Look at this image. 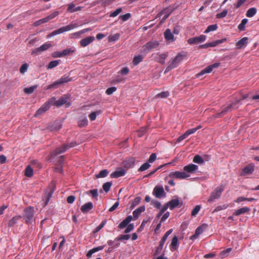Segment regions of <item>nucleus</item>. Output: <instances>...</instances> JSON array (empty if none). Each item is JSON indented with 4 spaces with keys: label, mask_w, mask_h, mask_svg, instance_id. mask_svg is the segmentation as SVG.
<instances>
[{
    "label": "nucleus",
    "mask_w": 259,
    "mask_h": 259,
    "mask_svg": "<svg viewBox=\"0 0 259 259\" xmlns=\"http://www.w3.org/2000/svg\"><path fill=\"white\" fill-rule=\"evenodd\" d=\"M184 56L179 53L173 59L169 61L168 63V66L165 70L164 73H166L170 70L176 68L182 61Z\"/></svg>",
    "instance_id": "obj_1"
},
{
    "label": "nucleus",
    "mask_w": 259,
    "mask_h": 259,
    "mask_svg": "<svg viewBox=\"0 0 259 259\" xmlns=\"http://www.w3.org/2000/svg\"><path fill=\"white\" fill-rule=\"evenodd\" d=\"M70 78L68 76H63L59 79L55 81L54 83L46 87L45 89L50 90L52 89H56L59 85L64 83L68 82L70 81Z\"/></svg>",
    "instance_id": "obj_2"
},
{
    "label": "nucleus",
    "mask_w": 259,
    "mask_h": 259,
    "mask_svg": "<svg viewBox=\"0 0 259 259\" xmlns=\"http://www.w3.org/2000/svg\"><path fill=\"white\" fill-rule=\"evenodd\" d=\"M159 45V42L157 40L150 41L142 47V51L145 53H147L152 50L158 48Z\"/></svg>",
    "instance_id": "obj_3"
},
{
    "label": "nucleus",
    "mask_w": 259,
    "mask_h": 259,
    "mask_svg": "<svg viewBox=\"0 0 259 259\" xmlns=\"http://www.w3.org/2000/svg\"><path fill=\"white\" fill-rule=\"evenodd\" d=\"M34 217V208L32 207H28L24 210L23 218L27 224L32 222Z\"/></svg>",
    "instance_id": "obj_4"
},
{
    "label": "nucleus",
    "mask_w": 259,
    "mask_h": 259,
    "mask_svg": "<svg viewBox=\"0 0 259 259\" xmlns=\"http://www.w3.org/2000/svg\"><path fill=\"white\" fill-rule=\"evenodd\" d=\"M78 26V24L77 23L75 22H72L69 25L60 27L54 31L55 32L56 35H58L63 33L65 32L70 31L75 28L77 27Z\"/></svg>",
    "instance_id": "obj_5"
},
{
    "label": "nucleus",
    "mask_w": 259,
    "mask_h": 259,
    "mask_svg": "<svg viewBox=\"0 0 259 259\" xmlns=\"http://www.w3.org/2000/svg\"><path fill=\"white\" fill-rule=\"evenodd\" d=\"M224 187L222 186L217 187L211 193L210 197L208 199L209 202H212L214 200L220 197L223 191Z\"/></svg>",
    "instance_id": "obj_6"
},
{
    "label": "nucleus",
    "mask_w": 259,
    "mask_h": 259,
    "mask_svg": "<svg viewBox=\"0 0 259 259\" xmlns=\"http://www.w3.org/2000/svg\"><path fill=\"white\" fill-rule=\"evenodd\" d=\"M169 177L171 179H185L190 177V176L185 171H175L170 172Z\"/></svg>",
    "instance_id": "obj_7"
},
{
    "label": "nucleus",
    "mask_w": 259,
    "mask_h": 259,
    "mask_svg": "<svg viewBox=\"0 0 259 259\" xmlns=\"http://www.w3.org/2000/svg\"><path fill=\"white\" fill-rule=\"evenodd\" d=\"M68 97L64 96L60 98L59 100H56L55 97H53L49 100V103L51 105H54L57 107H60L67 102Z\"/></svg>",
    "instance_id": "obj_8"
},
{
    "label": "nucleus",
    "mask_w": 259,
    "mask_h": 259,
    "mask_svg": "<svg viewBox=\"0 0 259 259\" xmlns=\"http://www.w3.org/2000/svg\"><path fill=\"white\" fill-rule=\"evenodd\" d=\"M76 145L75 142H72L69 144L63 145L62 147L57 148L53 153V155L56 156L65 152L69 148L74 147Z\"/></svg>",
    "instance_id": "obj_9"
},
{
    "label": "nucleus",
    "mask_w": 259,
    "mask_h": 259,
    "mask_svg": "<svg viewBox=\"0 0 259 259\" xmlns=\"http://www.w3.org/2000/svg\"><path fill=\"white\" fill-rule=\"evenodd\" d=\"M206 36L205 35H200L199 36L191 37L187 40V42L190 45L197 44L202 43L205 41Z\"/></svg>",
    "instance_id": "obj_10"
},
{
    "label": "nucleus",
    "mask_w": 259,
    "mask_h": 259,
    "mask_svg": "<svg viewBox=\"0 0 259 259\" xmlns=\"http://www.w3.org/2000/svg\"><path fill=\"white\" fill-rule=\"evenodd\" d=\"M52 46L51 44L50 43L46 42L43 45H42L40 47L35 48L32 51L31 54L32 55H39L42 52L48 50Z\"/></svg>",
    "instance_id": "obj_11"
},
{
    "label": "nucleus",
    "mask_w": 259,
    "mask_h": 259,
    "mask_svg": "<svg viewBox=\"0 0 259 259\" xmlns=\"http://www.w3.org/2000/svg\"><path fill=\"white\" fill-rule=\"evenodd\" d=\"M220 63H214L211 65H209V66H207V67L205 68L200 72L198 73L197 74V75L198 76H199L200 75H203L205 73H210L214 68H218V67L220 66Z\"/></svg>",
    "instance_id": "obj_12"
},
{
    "label": "nucleus",
    "mask_w": 259,
    "mask_h": 259,
    "mask_svg": "<svg viewBox=\"0 0 259 259\" xmlns=\"http://www.w3.org/2000/svg\"><path fill=\"white\" fill-rule=\"evenodd\" d=\"M51 104L49 103V100L46 102L39 109L37 110L34 114L35 117H37L44 114L47 111L50 107Z\"/></svg>",
    "instance_id": "obj_13"
},
{
    "label": "nucleus",
    "mask_w": 259,
    "mask_h": 259,
    "mask_svg": "<svg viewBox=\"0 0 259 259\" xmlns=\"http://www.w3.org/2000/svg\"><path fill=\"white\" fill-rule=\"evenodd\" d=\"M172 11L173 9L171 8H167L158 14V17H160L162 15H164L161 21V23H163L167 18Z\"/></svg>",
    "instance_id": "obj_14"
},
{
    "label": "nucleus",
    "mask_w": 259,
    "mask_h": 259,
    "mask_svg": "<svg viewBox=\"0 0 259 259\" xmlns=\"http://www.w3.org/2000/svg\"><path fill=\"white\" fill-rule=\"evenodd\" d=\"M153 194L157 198H160L165 194L162 187L156 186L153 191Z\"/></svg>",
    "instance_id": "obj_15"
},
{
    "label": "nucleus",
    "mask_w": 259,
    "mask_h": 259,
    "mask_svg": "<svg viewBox=\"0 0 259 259\" xmlns=\"http://www.w3.org/2000/svg\"><path fill=\"white\" fill-rule=\"evenodd\" d=\"M254 170V165L250 164L245 167L240 173V175L242 176H246L247 175L251 174Z\"/></svg>",
    "instance_id": "obj_16"
},
{
    "label": "nucleus",
    "mask_w": 259,
    "mask_h": 259,
    "mask_svg": "<svg viewBox=\"0 0 259 259\" xmlns=\"http://www.w3.org/2000/svg\"><path fill=\"white\" fill-rule=\"evenodd\" d=\"M164 36L166 41L169 43L174 42L175 40V38L169 29L165 30L164 33Z\"/></svg>",
    "instance_id": "obj_17"
},
{
    "label": "nucleus",
    "mask_w": 259,
    "mask_h": 259,
    "mask_svg": "<svg viewBox=\"0 0 259 259\" xmlns=\"http://www.w3.org/2000/svg\"><path fill=\"white\" fill-rule=\"evenodd\" d=\"M125 174L126 171L124 169L119 168L111 173L110 177L112 178H117L124 176Z\"/></svg>",
    "instance_id": "obj_18"
},
{
    "label": "nucleus",
    "mask_w": 259,
    "mask_h": 259,
    "mask_svg": "<svg viewBox=\"0 0 259 259\" xmlns=\"http://www.w3.org/2000/svg\"><path fill=\"white\" fill-rule=\"evenodd\" d=\"M248 38L247 37H244L237 41L236 44V48L238 49H241L245 47L248 44Z\"/></svg>",
    "instance_id": "obj_19"
},
{
    "label": "nucleus",
    "mask_w": 259,
    "mask_h": 259,
    "mask_svg": "<svg viewBox=\"0 0 259 259\" xmlns=\"http://www.w3.org/2000/svg\"><path fill=\"white\" fill-rule=\"evenodd\" d=\"M168 56V53H158L157 54V56L156 57V60L159 62L160 63L163 64L165 63V60L166 58Z\"/></svg>",
    "instance_id": "obj_20"
},
{
    "label": "nucleus",
    "mask_w": 259,
    "mask_h": 259,
    "mask_svg": "<svg viewBox=\"0 0 259 259\" xmlns=\"http://www.w3.org/2000/svg\"><path fill=\"white\" fill-rule=\"evenodd\" d=\"M94 40V36H91L81 39L80 41V44L82 47H85L92 42Z\"/></svg>",
    "instance_id": "obj_21"
},
{
    "label": "nucleus",
    "mask_w": 259,
    "mask_h": 259,
    "mask_svg": "<svg viewBox=\"0 0 259 259\" xmlns=\"http://www.w3.org/2000/svg\"><path fill=\"white\" fill-rule=\"evenodd\" d=\"M198 166L194 164H189L184 167V170L189 173H193L198 169Z\"/></svg>",
    "instance_id": "obj_22"
},
{
    "label": "nucleus",
    "mask_w": 259,
    "mask_h": 259,
    "mask_svg": "<svg viewBox=\"0 0 259 259\" xmlns=\"http://www.w3.org/2000/svg\"><path fill=\"white\" fill-rule=\"evenodd\" d=\"M171 232L172 229H170L165 233V234H164V235L163 236L162 238L159 242V248H163L165 241L166 240L168 236L171 233Z\"/></svg>",
    "instance_id": "obj_23"
},
{
    "label": "nucleus",
    "mask_w": 259,
    "mask_h": 259,
    "mask_svg": "<svg viewBox=\"0 0 259 259\" xmlns=\"http://www.w3.org/2000/svg\"><path fill=\"white\" fill-rule=\"evenodd\" d=\"M93 207V205L92 202H88L81 207V210L83 213H87L92 209Z\"/></svg>",
    "instance_id": "obj_24"
},
{
    "label": "nucleus",
    "mask_w": 259,
    "mask_h": 259,
    "mask_svg": "<svg viewBox=\"0 0 259 259\" xmlns=\"http://www.w3.org/2000/svg\"><path fill=\"white\" fill-rule=\"evenodd\" d=\"M133 217L132 215H128L125 219L122 221L119 225L118 227L120 229L125 228L128 223L132 220Z\"/></svg>",
    "instance_id": "obj_25"
},
{
    "label": "nucleus",
    "mask_w": 259,
    "mask_h": 259,
    "mask_svg": "<svg viewBox=\"0 0 259 259\" xmlns=\"http://www.w3.org/2000/svg\"><path fill=\"white\" fill-rule=\"evenodd\" d=\"M165 204L168 205V207L170 209H173L179 205V201L178 199H172L168 203H166Z\"/></svg>",
    "instance_id": "obj_26"
},
{
    "label": "nucleus",
    "mask_w": 259,
    "mask_h": 259,
    "mask_svg": "<svg viewBox=\"0 0 259 259\" xmlns=\"http://www.w3.org/2000/svg\"><path fill=\"white\" fill-rule=\"evenodd\" d=\"M145 210V206H141L140 207H139V208H138L137 209H136V210H135L133 212V216L135 218V219H137L139 216L140 215V214L144 212Z\"/></svg>",
    "instance_id": "obj_27"
},
{
    "label": "nucleus",
    "mask_w": 259,
    "mask_h": 259,
    "mask_svg": "<svg viewBox=\"0 0 259 259\" xmlns=\"http://www.w3.org/2000/svg\"><path fill=\"white\" fill-rule=\"evenodd\" d=\"M250 209L248 207H244L238 209L236 210L235 212L234 213V214L235 215H239L241 214L245 213L246 212L249 211Z\"/></svg>",
    "instance_id": "obj_28"
},
{
    "label": "nucleus",
    "mask_w": 259,
    "mask_h": 259,
    "mask_svg": "<svg viewBox=\"0 0 259 259\" xmlns=\"http://www.w3.org/2000/svg\"><path fill=\"white\" fill-rule=\"evenodd\" d=\"M256 9L255 8H251L249 9L246 12V16L247 17H252L256 13Z\"/></svg>",
    "instance_id": "obj_29"
},
{
    "label": "nucleus",
    "mask_w": 259,
    "mask_h": 259,
    "mask_svg": "<svg viewBox=\"0 0 259 259\" xmlns=\"http://www.w3.org/2000/svg\"><path fill=\"white\" fill-rule=\"evenodd\" d=\"M21 218V215H16L11 220H10L9 222V226H13L17 222V221Z\"/></svg>",
    "instance_id": "obj_30"
},
{
    "label": "nucleus",
    "mask_w": 259,
    "mask_h": 259,
    "mask_svg": "<svg viewBox=\"0 0 259 259\" xmlns=\"http://www.w3.org/2000/svg\"><path fill=\"white\" fill-rule=\"evenodd\" d=\"M226 40H227V39L226 38H223L221 39H219V40H215L214 41L209 42V44H210L209 46H210V47H214L220 44L225 42Z\"/></svg>",
    "instance_id": "obj_31"
},
{
    "label": "nucleus",
    "mask_w": 259,
    "mask_h": 259,
    "mask_svg": "<svg viewBox=\"0 0 259 259\" xmlns=\"http://www.w3.org/2000/svg\"><path fill=\"white\" fill-rule=\"evenodd\" d=\"M203 232V227L202 226L198 227L195 231V234L192 236V238L194 239L197 238L200 234L202 233Z\"/></svg>",
    "instance_id": "obj_32"
},
{
    "label": "nucleus",
    "mask_w": 259,
    "mask_h": 259,
    "mask_svg": "<svg viewBox=\"0 0 259 259\" xmlns=\"http://www.w3.org/2000/svg\"><path fill=\"white\" fill-rule=\"evenodd\" d=\"M33 168L29 165H28L25 170V175L27 177H31L33 174Z\"/></svg>",
    "instance_id": "obj_33"
},
{
    "label": "nucleus",
    "mask_w": 259,
    "mask_h": 259,
    "mask_svg": "<svg viewBox=\"0 0 259 259\" xmlns=\"http://www.w3.org/2000/svg\"><path fill=\"white\" fill-rule=\"evenodd\" d=\"M101 113V110H97L96 111L92 112L89 115V117L91 120L93 121L95 120L96 118V117L98 115H99Z\"/></svg>",
    "instance_id": "obj_34"
},
{
    "label": "nucleus",
    "mask_w": 259,
    "mask_h": 259,
    "mask_svg": "<svg viewBox=\"0 0 259 259\" xmlns=\"http://www.w3.org/2000/svg\"><path fill=\"white\" fill-rule=\"evenodd\" d=\"M218 28V26L217 24H213L209 25L206 29L204 31L205 33H208L211 31H215Z\"/></svg>",
    "instance_id": "obj_35"
},
{
    "label": "nucleus",
    "mask_w": 259,
    "mask_h": 259,
    "mask_svg": "<svg viewBox=\"0 0 259 259\" xmlns=\"http://www.w3.org/2000/svg\"><path fill=\"white\" fill-rule=\"evenodd\" d=\"M37 87V85H33L28 88H25L24 89V92L27 94H31L33 92L35 89Z\"/></svg>",
    "instance_id": "obj_36"
},
{
    "label": "nucleus",
    "mask_w": 259,
    "mask_h": 259,
    "mask_svg": "<svg viewBox=\"0 0 259 259\" xmlns=\"http://www.w3.org/2000/svg\"><path fill=\"white\" fill-rule=\"evenodd\" d=\"M201 128V126L199 125V126H197L196 127L189 129L185 132L186 135H187V136L188 137V136L195 133L198 130H199Z\"/></svg>",
    "instance_id": "obj_37"
},
{
    "label": "nucleus",
    "mask_w": 259,
    "mask_h": 259,
    "mask_svg": "<svg viewBox=\"0 0 259 259\" xmlns=\"http://www.w3.org/2000/svg\"><path fill=\"white\" fill-rule=\"evenodd\" d=\"M108 174V171L107 169L101 170L98 174L96 175V178H105Z\"/></svg>",
    "instance_id": "obj_38"
},
{
    "label": "nucleus",
    "mask_w": 259,
    "mask_h": 259,
    "mask_svg": "<svg viewBox=\"0 0 259 259\" xmlns=\"http://www.w3.org/2000/svg\"><path fill=\"white\" fill-rule=\"evenodd\" d=\"M178 242V239L177 236H174L171 240V242L170 244V246L171 248H173L174 249H176L177 248V245Z\"/></svg>",
    "instance_id": "obj_39"
},
{
    "label": "nucleus",
    "mask_w": 259,
    "mask_h": 259,
    "mask_svg": "<svg viewBox=\"0 0 259 259\" xmlns=\"http://www.w3.org/2000/svg\"><path fill=\"white\" fill-rule=\"evenodd\" d=\"M248 22V20L246 18L245 19H243L240 24H239L238 26V28L240 30H241V31H243L245 29V25L246 24V23H247Z\"/></svg>",
    "instance_id": "obj_40"
},
{
    "label": "nucleus",
    "mask_w": 259,
    "mask_h": 259,
    "mask_svg": "<svg viewBox=\"0 0 259 259\" xmlns=\"http://www.w3.org/2000/svg\"><path fill=\"white\" fill-rule=\"evenodd\" d=\"M193 161L194 162L198 163V164H202L204 162V160L202 159V158L198 155H196L194 157Z\"/></svg>",
    "instance_id": "obj_41"
},
{
    "label": "nucleus",
    "mask_w": 259,
    "mask_h": 259,
    "mask_svg": "<svg viewBox=\"0 0 259 259\" xmlns=\"http://www.w3.org/2000/svg\"><path fill=\"white\" fill-rule=\"evenodd\" d=\"M143 59V58L141 55H138L137 56L135 57L133 61V64L135 65H138L140 62H141L142 61Z\"/></svg>",
    "instance_id": "obj_42"
},
{
    "label": "nucleus",
    "mask_w": 259,
    "mask_h": 259,
    "mask_svg": "<svg viewBox=\"0 0 259 259\" xmlns=\"http://www.w3.org/2000/svg\"><path fill=\"white\" fill-rule=\"evenodd\" d=\"M120 37L119 33H116L114 35H109L108 39L109 41H115L117 40Z\"/></svg>",
    "instance_id": "obj_43"
},
{
    "label": "nucleus",
    "mask_w": 259,
    "mask_h": 259,
    "mask_svg": "<svg viewBox=\"0 0 259 259\" xmlns=\"http://www.w3.org/2000/svg\"><path fill=\"white\" fill-rule=\"evenodd\" d=\"M88 121L86 117H84L82 119H80L78 121V126L80 127H83L88 124Z\"/></svg>",
    "instance_id": "obj_44"
},
{
    "label": "nucleus",
    "mask_w": 259,
    "mask_h": 259,
    "mask_svg": "<svg viewBox=\"0 0 259 259\" xmlns=\"http://www.w3.org/2000/svg\"><path fill=\"white\" fill-rule=\"evenodd\" d=\"M141 201V198L139 197H136L132 202L131 208L133 209L136 205H137Z\"/></svg>",
    "instance_id": "obj_45"
},
{
    "label": "nucleus",
    "mask_w": 259,
    "mask_h": 259,
    "mask_svg": "<svg viewBox=\"0 0 259 259\" xmlns=\"http://www.w3.org/2000/svg\"><path fill=\"white\" fill-rule=\"evenodd\" d=\"M74 52V49L73 48H70L64 50L62 52L63 56H65L69 54H72Z\"/></svg>",
    "instance_id": "obj_46"
},
{
    "label": "nucleus",
    "mask_w": 259,
    "mask_h": 259,
    "mask_svg": "<svg viewBox=\"0 0 259 259\" xmlns=\"http://www.w3.org/2000/svg\"><path fill=\"white\" fill-rule=\"evenodd\" d=\"M227 14H228V10L225 9L222 12L218 13L216 15V17L218 19L223 18H224L225 17H226L227 16Z\"/></svg>",
    "instance_id": "obj_47"
},
{
    "label": "nucleus",
    "mask_w": 259,
    "mask_h": 259,
    "mask_svg": "<svg viewBox=\"0 0 259 259\" xmlns=\"http://www.w3.org/2000/svg\"><path fill=\"white\" fill-rule=\"evenodd\" d=\"M228 207V205L227 204H224L222 205H219L216 207V208L214 209L213 212L219 211L222 210H224L226 209Z\"/></svg>",
    "instance_id": "obj_48"
},
{
    "label": "nucleus",
    "mask_w": 259,
    "mask_h": 259,
    "mask_svg": "<svg viewBox=\"0 0 259 259\" xmlns=\"http://www.w3.org/2000/svg\"><path fill=\"white\" fill-rule=\"evenodd\" d=\"M111 185V182H106L103 184V189L106 192H107L109 191Z\"/></svg>",
    "instance_id": "obj_49"
},
{
    "label": "nucleus",
    "mask_w": 259,
    "mask_h": 259,
    "mask_svg": "<svg viewBox=\"0 0 259 259\" xmlns=\"http://www.w3.org/2000/svg\"><path fill=\"white\" fill-rule=\"evenodd\" d=\"M59 62L58 60L51 61L48 65V68L52 69L55 67H56L59 64Z\"/></svg>",
    "instance_id": "obj_50"
},
{
    "label": "nucleus",
    "mask_w": 259,
    "mask_h": 259,
    "mask_svg": "<svg viewBox=\"0 0 259 259\" xmlns=\"http://www.w3.org/2000/svg\"><path fill=\"white\" fill-rule=\"evenodd\" d=\"M150 166V164L148 162H146L141 166V167L139 169V171H144L149 168Z\"/></svg>",
    "instance_id": "obj_51"
},
{
    "label": "nucleus",
    "mask_w": 259,
    "mask_h": 259,
    "mask_svg": "<svg viewBox=\"0 0 259 259\" xmlns=\"http://www.w3.org/2000/svg\"><path fill=\"white\" fill-rule=\"evenodd\" d=\"M200 206L199 205H196L192 210L191 212V215L192 216H195L199 211L200 209Z\"/></svg>",
    "instance_id": "obj_52"
},
{
    "label": "nucleus",
    "mask_w": 259,
    "mask_h": 259,
    "mask_svg": "<svg viewBox=\"0 0 259 259\" xmlns=\"http://www.w3.org/2000/svg\"><path fill=\"white\" fill-rule=\"evenodd\" d=\"M169 94L168 92H163L158 94L156 95V97L161 98H165L169 96Z\"/></svg>",
    "instance_id": "obj_53"
},
{
    "label": "nucleus",
    "mask_w": 259,
    "mask_h": 259,
    "mask_svg": "<svg viewBox=\"0 0 259 259\" xmlns=\"http://www.w3.org/2000/svg\"><path fill=\"white\" fill-rule=\"evenodd\" d=\"M122 12V9L119 8L117 9L115 11L111 13L110 14V17H114L117 16L119 13H120Z\"/></svg>",
    "instance_id": "obj_54"
},
{
    "label": "nucleus",
    "mask_w": 259,
    "mask_h": 259,
    "mask_svg": "<svg viewBox=\"0 0 259 259\" xmlns=\"http://www.w3.org/2000/svg\"><path fill=\"white\" fill-rule=\"evenodd\" d=\"M28 66L27 64H23L20 68V72L22 74H24L28 69Z\"/></svg>",
    "instance_id": "obj_55"
},
{
    "label": "nucleus",
    "mask_w": 259,
    "mask_h": 259,
    "mask_svg": "<svg viewBox=\"0 0 259 259\" xmlns=\"http://www.w3.org/2000/svg\"><path fill=\"white\" fill-rule=\"evenodd\" d=\"M130 238V235H121L117 238L118 240H128Z\"/></svg>",
    "instance_id": "obj_56"
},
{
    "label": "nucleus",
    "mask_w": 259,
    "mask_h": 259,
    "mask_svg": "<svg viewBox=\"0 0 259 259\" xmlns=\"http://www.w3.org/2000/svg\"><path fill=\"white\" fill-rule=\"evenodd\" d=\"M89 193L92 195V197L95 198H97L98 196V191L97 189H93L90 190Z\"/></svg>",
    "instance_id": "obj_57"
},
{
    "label": "nucleus",
    "mask_w": 259,
    "mask_h": 259,
    "mask_svg": "<svg viewBox=\"0 0 259 259\" xmlns=\"http://www.w3.org/2000/svg\"><path fill=\"white\" fill-rule=\"evenodd\" d=\"M231 248H227L226 250H223V251H222V252L221 253V256L223 257H226L227 256H228L229 253L231 251Z\"/></svg>",
    "instance_id": "obj_58"
},
{
    "label": "nucleus",
    "mask_w": 259,
    "mask_h": 259,
    "mask_svg": "<svg viewBox=\"0 0 259 259\" xmlns=\"http://www.w3.org/2000/svg\"><path fill=\"white\" fill-rule=\"evenodd\" d=\"M116 90V88L115 87H111L107 89L106 93L107 95H111L113 93H114Z\"/></svg>",
    "instance_id": "obj_59"
},
{
    "label": "nucleus",
    "mask_w": 259,
    "mask_h": 259,
    "mask_svg": "<svg viewBox=\"0 0 259 259\" xmlns=\"http://www.w3.org/2000/svg\"><path fill=\"white\" fill-rule=\"evenodd\" d=\"M168 208V205H166L165 204L164 205V206L161 208L159 213L158 214L157 217H160L164 212V211Z\"/></svg>",
    "instance_id": "obj_60"
},
{
    "label": "nucleus",
    "mask_w": 259,
    "mask_h": 259,
    "mask_svg": "<svg viewBox=\"0 0 259 259\" xmlns=\"http://www.w3.org/2000/svg\"><path fill=\"white\" fill-rule=\"evenodd\" d=\"M54 191H51L47 195V199L45 202V205H47L50 200V198L52 197Z\"/></svg>",
    "instance_id": "obj_61"
},
{
    "label": "nucleus",
    "mask_w": 259,
    "mask_h": 259,
    "mask_svg": "<svg viewBox=\"0 0 259 259\" xmlns=\"http://www.w3.org/2000/svg\"><path fill=\"white\" fill-rule=\"evenodd\" d=\"M130 17H131V14L130 13H127L125 15H122L120 16V18L123 21H125L127 20Z\"/></svg>",
    "instance_id": "obj_62"
},
{
    "label": "nucleus",
    "mask_w": 259,
    "mask_h": 259,
    "mask_svg": "<svg viewBox=\"0 0 259 259\" xmlns=\"http://www.w3.org/2000/svg\"><path fill=\"white\" fill-rule=\"evenodd\" d=\"M134 229V225L132 224L128 225L124 231L125 233H128Z\"/></svg>",
    "instance_id": "obj_63"
},
{
    "label": "nucleus",
    "mask_w": 259,
    "mask_h": 259,
    "mask_svg": "<svg viewBox=\"0 0 259 259\" xmlns=\"http://www.w3.org/2000/svg\"><path fill=\"white\" fill-rule=\"evenodd\" d=\"M156 159V155L155 153H152L149 158V160H148V161L150 163H152L153 162H154Z\"/></svg>",
    "instance_id": "obj_64"
}]
</instances>
